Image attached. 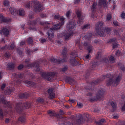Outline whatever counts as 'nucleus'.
<instances>
[{
  "mask_svg": "<svg viewBox=\"0 0 125 125\" xmlns=\"http://www.w3.org/2000/svg\"><path fill=\"white\" fill-rule=\"evenodd\" d=\"M88 28H89V24H86L84 25L83 27H82V29L84 30V29H88Z\"/></svg>",
  "mask_w": 125,
  "mask_h": 125,
  "instance_id": "nucleus-37",
  "label": "nucleus"
},
{
  "mask_svg": "<svg viewBox=\"0 0 125 125\" xmlns=\"http://www.w3.org/2000/svg\"><path fill=\"white\" fill-rule=\"evenodd\" d=\"M117 46H118V44H117V43L113 44V48H116Z\"/></svg>",
  "mask_w": 125,
  "mask_h": 125,
  "instance_id": "nucleus-56",
  "label": "nucleus"
},
{
  "mask_svg": "<svg viewBox=\"0 0 125 125\" xmlns=\"http://www.w3.org/2000/svg\"><path fill=\"white\" fill-rule=\"evenodd\" d=\"M48 114H49V115H51V116H55V114H54V111H52V110H49L48 111Z\"/></svg>",
  "mask_w": 125,
  "mask_h": 125,
  "instance_id": "nucleus-31",
  "label": "nucleus"
},
{
  "mask_svg": "<svg viewBox=\"0 0 125 125\" xmlns=\"http://www.w3.org/2000/svg\"><path fill=\"white\" fill-rule=\"evenodd\" d=\"M23 77H24V75L23 74H19L18 76V78L19 79H20V80L23 79Z\"/></svg>",
  "mask_w": 125,
  "mask_h": 125,
  "instance_id": "nucleus-38",
  "label": "nucleus"
},
{
  "mask_svg": "<svg viewBox=\"0 0 125 125\" xmlns=\"http://www.w3.org/2000/svg\"><path fill=\"white\" fill-rule=\"evenodd\" d=\"M103 123H105V119H102L99 122H97L98 125H101Z\"/></svg>",
  "mask_w": 125,
  "mask_h": 125,
  "instance_id": "nucleus-32",
  "label": "nucleus"
},
{
  "mask_svg": "<svg viewBox=\"0 0 125 125\" xmlns=\"http://www.w3.org/2000/svg\"><path fill=\"white\" fill-rule=\"evenodd\" d=\"M113 24L115 25V26H118V21H114Z\"/></svg>",
  "mask_w": 125,
  "mask_h": 125,
  "instance_id": "nucleus-55",
  "label": "nucleus"
},
{
  "mask_svg": "<svg viewBox=\"0 0 125 125\" xmlns=\"http://www.w3.org/2000/svg\"><path fill=\"white\" fill-rule=\"evenodd\" d=\"M14 48V43H12L10 47H8L7 46H5V47H3L2 48V50H5L6 49H13Z\"/></svg>",
  "mask_w": 125,
  "mask_h": 125,
  "instance_id": "nucleus-20",
  "label": "nucleus"
},
{
  "mask_svg": "<svg viewBox=\"0 0 125 125\" xmlns=\"http://www.w3.org/2000/svg\"><path fill=\"white\" fill-rule=\"evenodd\" d=\"M5 87V84H3L2 85H1V89H2V90H3V89Z\"/></svg>",
  "mask_w": 125,
  "mask_h": 125,
  "instance_id": "nucleus-53",
  "label": "nucleus"
},
{
  "mask_svg": "<svg viewBox=\"0 0 125 125\" xmlns=\"http://www.w3.org/2000/svg\"><path fill=\"white\" fill-rule=\"evenodd\" d=\"M3 3L5 6H7L9 4V1L7 0H4Z\"/></svg>",
  "mask_w": 125,
  "mask_h": 125,
  "instance_id": "nucleus-35",
  "label": "nucleus"
},
{
  "mask_svg": "<svg viewBox=\"0 0 125 125\" xmlns=\"http://www.w3.org/2000/svg\"><path fill=\"white\" fill-rule=\"evenodd\" d=\"M76 14L78 19L77 24H83L84 17L82 16V12L80 10H78L76 12Z\"/></svg>",
  "mask_w": 125,
  "mask_h": 125,
  "instance_id": "nucleus-9",
  "label": "nucleus"
},
{
  "mask_svg": "<svg viewBox=\"0 0 125 125\" xmlns=\"http://www.w3.org/2000/svg\"><path fill=\"white\" fill-rule=\"evenodd\" d=\"M97 83H98V82H93L92 84V85H93V84H97Z\"/></svg>",
  "mask_w": 125,
  "mask_h": 125,
  "instance_id": "nucleus-63",
  "label": "nucleus"
},
{
  "mask_svg": "<svg viewBox=\"0 0 125 125\" xmlns=\"http://www.w3.org/2000/svg\"><path fill=\"white\" fill-rule=\"evenodd\" d=\"M24 67V66L22 64H20L19 66H18V69L19 70H21V69H22V68Z\"/></svg>",
  "mask_w": 125,
  "mask_h": 125,
  "instance_id": "nucleus-49",
  "label": "nucleus"
},
{
  "mask_svg": "<svg viewBox=\"0 0 125 125\" xmlns=\"http://www.w3.org/2000/svg\"><path fill=\"white\" fill-rule=\"evenodd\" d=\"M26 8H30L31 7H33L35 11L39 12L41 10L43 9V6L40 4V2L37 0H33L30 2L28 4L25 5Z\"/></svg>",
  "mask_w": 125,
  "mask_h": 125,
  "instance_id": "nucleus-5",
  "label": "nucleus"
},
{
  "mask_svg": "<svg viewBox=\"0 0 125 125\" xmlns=\"http://www.w3.org/2000/svg\"><path fill=\"white\" fill-rule=\"evenodd\" d=\"M117 40V39H110L108 42H115L116 40Z\"/></svg>",
  "mask_w": 125,
  "mask_h": 125,
  "instance_id": "nucleus-52",
  "label": "nucleus"
},
{
  "mask_svg": "<svg viewBox=\"0 0 125 125\" xmlns=\"http://www.w3.org/2000/svg\"><path fill=\"white\" fill-rule=\"evenodd\" d=\"M102 27H103V22H98L96 25L97 33L101 37H105L106 34H109L111 32V29L107 27L103 28Z\"/></svg>",
  "mask_w": 125,
  "mask_h": 125,
  "instance_id": "nucleus-4",
  "label": "nucleus"
},
{
  "mask_svg": "<svg viewBox=\"0 0 125 125\" xmlns=\"http://www.w3.org/2000/svg\"><path fill=\"white\" fill-rule=\"evenodd\" d=\"M62 55L63 56V59L62 60H57L54 58L52 59V62L54 63H58V64L61 63L62 62H66V59L67 58V48H64L62 50Z\"/></svg>",
  "mask_w": 125,
  "mask_h": 125,
  "instance_id": "nucleus-7",
  "label": "nucleus"
},
{
  "mask_svg": "<svg viewBox=\"0 0 125 125\" xmlns=\"http://www.w3.org/2000/svg\"><path fill=\"white\" fill-rule=\"evenodd\" d=\"M40 42H41L42 43L45 42H46V40L43 38H41L40 39Z\"/></svg>",
  "mask_w": 125,
  "mask_h": 125,
  "instance_id": "nucleus-41",
  "label": "nucleus"
},
{
  "mask_svg": "<svg viewBox=\"0 0 125 125\" xmlns=\"http://www.w3.org/2000/svg\"><path fill=\"white\" fill-rule=\"evenodd\" d=\"M27 66L28 67H29V68H32V67L35 68V70L36 71H40V66H39V64H37L36 63H35L34 64H28L27 65Z\"/></svg>",
  "mask_w": 125,
  "mask_h": 125,
  "instance_id": "nucleus-19",
  "label": "nucleus"
},
{
  "mask_svg": "<svg viewBox=\"0 0 125 125\" xmlns=\"http://www.w3.org/2000/svg\"><path fill=\"white\" fill-rule=\"evenodd\" d=\"M48 93L49 94V97L51 99H53L55 97V94L53 92V89H49L48 90Z\"/></svg>",
  "mask_w": 125,
  "mask_h": 125,
  "instance_id": "nucleus-17",
  "label": "nucleus"
},
{
  "mask_svg": "<svg viewBox=\"0 0 125 125\" xmlns=\"http://www.w3.org/2000/svg\"><path fill=\"white\" fill-rule=\"evenodd\" d=\"M80 117V119L78 120V122H79V121H80V123H82V122H83V116L82 115H79Z\"/></svg>",
  "mask_w": 125,
  "mask_h": 125,
  "instance_id": "nucleus-40",
  "label": "nucleus"
},
{
  "mask_svg": "<svg viewBox=\"0 0 125 125\" xmlns=\"http://www.w3.org/2000/svg\"><path fill=\"white\" fill-rule=\"evenodd\" d=\"M99 64H100V62H94L92 64V68H94V67H96V66L99 65Z\"/></svg>",
  "mask_w": 125,
  "mask_h": 125,
  "instance_id": "nucleus-24",
  "label": "nucleus"
},
{
  "mask_svg": "<svg viewBox=\"0 0 125 125\" xmlns=\"http://www.w3.org/2000/svg\"><path fill=\"white\" fill-rule=\"evenodd\" d=\"M105 91L103 89H101L99 91L98 95H97V99H95V100H101V98L103 97V94Z\"/></svg>",
  "mask_w": 125,
  "mask_h": 125,
  "instance_id": "nucleus-14",
  "label": "nucleus"
},
{
  "mask_svg": "<svg viewBox=\"0 0 125 125\" xmlns=\"http://www.w3.org/2000/svg\"><path fill=\"white\" fill-rule=\"evenodd\" d=\"M71 55H72V56H74V57H77V56H78L77 52L72 53Z\"/></svg>",
  "mask_w": 125,
  "mask_h": 125,
  "instance_id": "nucleus-42",
  "label": "nucleus"
},
{
  "mask_svg": "<svg viewBox=\"0 0 125 125\" xmlns=\"http://www.w3.org/2000/svg\"><path fill=\"white\" fill-rule=\"evenodd\" d=\"M70 62L72 65H76V63L77 62V61H76V59H72L70 61Z\"/></svg>",
  "mask_w": 125,
  "mask_h": 125,
  "instance_id": "nucleus-27",
  "label": "nucleus"
},
{
  "mask_svg": "<svg viewBox=\"0 0 125 125\" xmlns=\"http://www.w3.org/2000/svg\"><path fill=\"white\" fill-rule=\"evenodd\" d=\"M111 106L113 109V111H115V110H116V103L112 102L111 103Z\"/></svg>",
  "mask_w": 125,
  "mask_h": 125,
  "instance_id": "nucleus-30",
  "label": "nucleus"
},
{
  "mask_svg": "<svg viewBox=\"0 0 125 125\" xmlns=\"http://www.w3.org/2000/svg\"><path fill=\"white\" fill-rule=\"evenodd\" d=\"M120 70H121L122 71H125V66H123L121 67H120Z\"/></svg>",
  "mask_w": 125,
  "mask_h": 125,
  "instance_id": "nucleus-54",
  "label": "nucleus"
},
{
  "mask_svg": "<svg viewBox=\"0 0 125 125\" xmlns=\"http://www.w3.org/2000/svg\"><path fill=\"white\" fill-rule=\"evenodd\" d=\"M0 34L1 35H4V36H8V35H9V28L3 27V29L0 31Z\"/></svg>",
  "mask_w": 125,
  "mask_h": 125,
  "instance_id": "nucleus-15",
  "label": "nucleus"
},
{
  "mask_svg": "<svg viewBox=\"0 0 125 125\" xmlns=\"http://www.w3.org/2000/svg\"><path fill=\"white\" fill-rule=\"evenodd\" d=\"M71 11H68L66 12V17H67V18H69V16H70V14H71Z\"/></svg>",
  "mask_w": 125,
  "mask_h": 125,
  "instance_id": "nucleus-43",
  "label": "nucleus"
},
{
  "mask_svg": "<svg viewBox=\"0 0 125 125\" xmlns=\"http://www.w3.org/2000/svg\"><path fill=\"white\" fill-rule=\"evenodd\" d=\"M25 83L28 84L29 86H34V83L31 81L25 82Z\"/></svg>",
  "mask_w": 125,
  "mask_h": 125,
  "instance_id": "nucleus-25",
  "label": "nucleus"
},
{
  "mask_svg": "<svg viewBox=\"0 0 125 125\" xmlns=\"http://www.w3.org/2000/svg\"><path fill=\"white\" fill-rule=\"evenodd\" d=\"M123 111H125V104H124V106L122 108Z\"/></svg>",
  "mask_w": 125,
  "mask_h": 125,
  "instance_id": "nucleus-58",
  "label": "nucleus"
},
{
  "mask_svg": "<svg viewBox=\"0 0 125 125\" xmlns=\"http://www.w3.org/2000/svg\"><path fill=\"white\" fill-rule=\"evenodd\" d=\"M30 104L28 103H25L24 104L20 103L19 104H17V108L18 109H22L23 108H25L26 109H28V108H30Z\"/></svg>",
  "mask_w": 125,
  "mask_h": 125,
  "instance_id": "nucleus-11",
  "label": "nucleus"
},
{
  "mask_svg": "<svg viewBox=\"0 0 125 125\" xmlns=\"http://www.w3.org/2000/svg\"><path fill=\"white\" fill-rule=\"evenodd\" d=\"M27 54H28V55H31V54H32V53H33V51H31V50H30V49H28L27 50Z\"/></svg>",
  "mask_w": 125,
  "mask_h": 125,
  "instance_id": "nucleus-39",
  "label": "nucleus"
},
{
  "mask_svg": "<svg viewBox=\"0 0 125 125\" xmlns=\"http://www.w3.org/2000/svg\"><path fill=\"white\" fill-rule=\"evenodd\" d=\"M60 114H61V115H63V114H64V112H63L62 110H60Z\"/></svg>",
  "mask_w": 125,
  "mask_h": 125,
  "instance_id": "nucleus-61",
  "label": "nucleus"
},
{
  "mask_svg": "<svg viewBox=\"0 0 125 125\" xmlns=\"http://www.w3.org/2000/svg\"><path fill=\"white\" fill-rule=\"evenodd\" d=\"M115 34H116V35H120V32L118 31H115Z\"/></svg>",
  "mask_w": 125,
  "mask_h": 125,
  "instance_id": "nucleus-62",
  "label": "nucleus"
},
{
  "mask_svg": "<svg viewBox=\"0 0 125 125\" xmlns=\"http://www.w3.org/2000/svg\"><path fill=\"white\" fill-rule=\"evenodd\" d=\"M11 90L10 89H8L7 90L5 91V94H6L7 95H9L10 93H11Z\"/></svg>",
  "mask_w": 125,
  "mask_h": 125,
  "instance_id": "nucleus-28",
  "label": "nucleus"
},
{
  "mask_svg": "<svg viewBox=\"0 0 125 125\" xmlns=\"http://www.w3.org/2000/svg\"><path fill=\"white\" fill-rule=\"evenodd\" d=\"M9 12H10L12 15H16L19 14L20 16H24L25 15V11L23 9H20L16 10L14 8H10L9 9Z\"/></svg>",
  "mask_w": 125,
  "mask_h": 125,
  "instance_id": "nucleus-6",
  "label": "nucleus"
},
{
  "mask_svg": "<svg viewBox=\"0 0 125 125\" xmlns=\"http://www.w3.org/2000/svg\"><path fill=\"white\" fill-rule=\"evenodd\" d=\"M0 117L2 118L3 117V112H2V109H0Z\"/></svg>",
  "mask_w": 125,
  "mask_h": 125,
  "instance_id": "nucleus-45",
  "label": "nucleus"
},
{
  "mask_svg": "<svg viewBox=\"0 0 125 125\" xmlns=\"http://www.w3.org/2000/svg\"><path fill=\"white\" fill-rule=\"evenodd\" d=\"M111 18H112V15L110 14H107L106 17V20H107V21H109Z\"/></svg>",
  "mask_w": 125,
  "mask_h": 125,
  "instance_id": "nucleus-33",
  "label": "nucleus"
},
{
  "mask_svg": "<svg viewBox=\"0 0 125 125\" xmlns=\"http://www.w3.org/2000/svg\"><path fill=\"white\" fill-rule=\"evenodd\" d=\"M4 104V105H6L7 107H9L10 105V103L8 102H6L5 101V98L3 97V96H0V104Z\"/></svg>",
  "mask_w": 125,
  "mask_h": 125,
  "instance_id": "nucleus-13",
  "label": "nucleus"
},
{
  "mask_svg": "<svg viewBox=\"0 0 125 125\" xmlns=\"http://www.w3.org/2000/svg\"><path fill=\"white\" fill-rule=\"evenodd\" d=\"M90 57V55L88 54L85 57V58L83 59L84 61H88L89 60V58Z\"/></svg>",
  "mask_w": 125,
  "mask_h": 125,
  "instance_id": "nucleus-29",
  "label": "nucleus"
},
{
  "mask_svg": "<svg viewBox=\"0 0 125 125\" xmlns=\"http://www.w3.org/2000/svg\"><path fill=\"white\" fill-rule=\"evenodd\" d=\"M5 57H6L7 58L9 57L10 56V54L8 52H6L4 55Z\"/></svg>",
  "mask_w": 125,
  "mask_h": 125,
  "instance_id": "nucleus-46",
  "label": "nucleus"
},
{
  "mask_svg": "<svg viewBox=\"0 0 125 125\" xmlns=\"http://www.w3.org/2000/svg\"><path fill=\"white\" fill-rule=\"evenodd\" d=\"M84 47L86 49H87V50H88L89 53H90V52H91V50H92V47H91V45H90L87 43H84Z\"/></svg>",
  "mask_w": 125,
  "mask_h": 125,
  "instance_id": "nucleus-18",
  "label": "nucleus"
},
{
  "mask_svg": "<svg viewBox=\"0 0 125 125\" xmlns=\"http://www.w3.org/2000/svg\"><path fill=\"white\" fill-rule=\"evenodd\" d=\"M104 79L107 78V81L106 82L107 85H111L113 84L114 86L118 85V83H120V81L122 79V76L121 75L118 76H113L111 74L105 76H104Z\"/></svg>",
  "mask_w": 125,
  "mask_h": 125,
  "instance_id": "nucleus-3",
  "label": "nucleus"
},
{
  "mask_svg": "<svg viewBox=\"0 0 125 125\" xmlns=\"http://www.w3.org/2000/svg\"><path fill=\"white\" fill-rule=\"evenodd\" d=\"M121 17L123 19H125V13L124 12H123L121 14Z\"/></svg>",
  "mask_w": 125,
  "mask_h": 125,
  "instance_id": "nucleus-47",
  "label": "nucleus"
},
{
  "mask_svg": "<svg viewBox=\"0 0 125 125\" xmlns=\"http://www.w3.org/2000/svg\"><path fill=\"white\" fill-rule=\"evenodd\" d=\"M66 70H67V67H65L62 69V72H65V71H66Z\"/></svg>",
  "mask_w": 125,
  "mask_h": 125,
  "instance_id": "nucleus-60",
  "label": "nucleus"
},
{
  "mask_svg": "<svg viewBox=\"0 0 125 125\" xmlns=\"http://www.w3.org/2000/svg\"><path fill=\"white\" fill-rule=\"evenodd\" d=\"M38 22H39V21L36 22V21H32L29 24H30V25H31L32 26H34V25H36Z\"/></svg>",
  "mask_w": 125,
  "mask_h": 125,
  "instance_id": "nucleus-34",
  "label": "nucleus"
},
{
  "mask_svg": "<svg viewBox=\"0 0 125 125\" xmlns=\"http://www.w3.org/2000/svg\"><path fill=\"white\" fill-rule=\"evenodd\" d=\"M80 1H81V0H75V3H79V2H80Z\"/></svg>",
  "mask_w": 125,
  "mask_h": 125,
  "instance_id": "nucleus-57",
  "label": "nucleus"
},
{
  "mask_svg": "<svg viewBox=\"0 0 125 125\" xmlns=\"http://www.w3.org/2000/svg\"><path fill=\"white\" fill-rule=\"evenodd\" d=\"M76 27V23L74 22V21H69L67 24L66 30L64 33H62L58 35L59 38H62L63 37L65 41H68L70 39V37L74 35V29Z\"/></svg>",
  "mask_w": 125,
  "mask_h": 125,
  "instance_id": "nucleus-2",
  "label": "nucleus"
},
{
  "mask_svg": "<svg viewBox=\"0 0 125 125\" xmlns=\"http://www.w3.org/2000/svg\"><path fill=\"white\" fill-rule=\"evenodd\" d=\"M27 42L29 43H32L33 42V39L32 38H29L27 40Z\"/></svg>",
  "mask_w": 125,
  "mask_h": 125,
  "instance_id": "nucleus-36",
  "label": "nucleus"
},
{
  "mask_svg": "<svg viewBox=\"0 0 125 125\" xmlns=\"http://www.w3.org/2000/svg\"><path fill=\"white\" fill-rule=\"evenodd\" d=\"M19 121L21 123H25L26 122V119L24 117H21L19 118Z\"/></svg>",
  "mask_w": 125,
  "mask_h": 125,
  "instance_id": "nucleus-26",
  "label": "nucleus"
},
{
  "mask_svg": "<svg viewBox=\"0 0 125 125\" xmlns=\"http://www.w3.org/2000/svg\"><path fill=\"white\" fill-rule=\"evenodd\" d=\"M38 101L39 102H40L42 103L43 102V99H42V98L38 99Z\"/></svg>",
  "mask_w": 125,
  "mask_h": 125,
  "instance_id": "nucleus-51",
  "label": "nucleus"
},
{
  "mask_svg": "<svg viewBox=\"0 0 125 125\" xmlns=\"http://www.w3.org/2000/svg\"><path fill=\"white\" fill-rule=\"evenodd\" d=\"M23 44H25L24 42H21V45H23Z\"/></svg>",
  "mask_w": 125,
  "mask_h": 125,
  "instance_id": "nucleus-64",
  "label": "nucleus"
},
{
  "mask_svg": "<svg viewBox=\"0 0 125 125\" xmlns=\"http://www.w3.org/2000/svg\"><path fill=\"white\" fill-rule=\"evenodd\" d=\"M15 66V63H8V68L9 70H13V68Z\"/></svg>",
  "mask_w": 125,
  "mask_h": 125,
  "instance_id": "nucleus-22",
  "label": "nucleus"
},
{
  "mask_svg": "<svg viewBox=\"0 0 125 125\" xmlns=\"http://www.w3.org/2000/svg\"><path fill=\"white\" fill-rule=\"evenodd\" d=\"M54 18V19H57V20H60L61 22L51 24V23L48 22V21L40 22V24L44 27V31H48L47 32L48 39L52 42H54L53 38H54V31H56V30L60 29L61 26L64 25V20H65V19L63 17H60L58 15H55Z\"/></svg>",
  "mask_w": 125,
  "mask_h": 125,
  "instance_id": "nucleus-1",
  "label": "nucleus"
},
{
  "mask_svg": "<svg viewBox=\"0 0 125 125\" xmlns=\"http://www.w3.org/2000/svg\"><path fill=\"white\" fill-rule=\"evenodd\" d=\"M10 21H11V20H10V19L4 18L3 15L0 14V23H2V22H4L5 23H8V22H10Z\"/></svg>",
  "mask_w": 125,
  "mask_h": 125,
  "instance_id": "nucleus-16",
  "label": "nucleus"
},
{
  "mask_svg": "<svg viewBox=\"0 0 125 125\" xmlns=\"http://www.w3.org/2000/svg\"><path fill=\"white\" fill-rule=\"evenodd\" d=\"M97 4L96 3H93L91 11H92L93 13L94 11H96V9H97Z\"/></svg>",
  "mask_w": 125,
  "mask_h": 125,
  "instance_id": "nucleus-21",
  "label": "nucleus"
},
{
  "mask_svg": "<svg viewBox=\"0 0 125 125\" xmlns=\"http://www.w3.org/2000/svg\"><path fill=\"white\" fill-rule=\"evenodd\" d=\"M103 7L104 8L107 7L106 0H99V1L98 8H102Z\"/></svg>",
  "mask_w": 125,
  "mask_h": 125,
  "instance_id": "nucleus-10",
  "label": "nucleus"
},
{
  "mask_svg": "<svg viewBox=\"0 0 125 125\" xmlns=\"http://www.w3.org/2000/svg\"><path fill=\"white\" fill-rule=\"evenodd\" d=\"M77 106L79 108H81L82 107H83V104L82 103H77Z\"/></svg>",
  "mask_w": 125,
  "mask_h": 125,
  "instance_id": "nucleus-44",
  "label": "nucleus"
},
{
  "mask_svg": "<svg viewBox=\"0 0 125 125\" xmlns=\"http://www.w3.org/2000/svg\"><path fill=\"white\" fill-rule=\"evenodd\" d=\"M5 123H6V124L8 123L9 122V119H5Z\"/></svg>",
  "mask_w": 125,
  "mask_h": 125,
  "instance_id": "nucleus-59",
  "label": "nucleus"
},
{
  "mask_svg": "<svg viewBox=\"0 0 125 125\" xmlns=\"http://www.w3.org/2000/svg\"><path fill=\"white\" fill-rule=\"evenodd\" d=\"M115 60V58H114V56H110L108 57V60L107 59H103L102 62L103 63H114V61Z\"/></svg>",
  "mask_w": 125,
  "mask_h": 125,
  "instance_id": "nucleus-12",
  "label": "nucleus"
},
{
  "mask_svg": "<svg viewBox=\"0 0 125 125\" xmlns=\"http://www.w3.org/2000/svg\"><path fill=\"white\" fill-rule=\"evenodd\" d=\"M116 55H117V56L121 55V52L120 51V50L117 51L116 53Z\"/></svg>",
  "mask_w": 125,
  "mask_h": 125,
  "instance_id": "nucleus-50",
  "label": "nucleus"
},
{
  "mask_svg": "<svg viewBox=\"0 0 125 125\" xmlns=\"http://www.w3.org/2000/svg\"><path fill=\"white\" fill-rule=\"evenodd\" d=\"M42 78L47 80V81H49L50 82L52 81V78H53V76H55V72H47V73H42Z\"/></svg>",
  "mask_w": 125,
  "mask_h": 125,
  "instance_id": "nucleus-8",
  "label": "nucleus"
},
{
  "mask_svg": "<svg viewBox=\"0 0 125 125\" xmlns=\"http://www.w3.org/2000/svg\"><path fill=\"white\" fill-rule=\"evenodd\" d=\"M76 45L80 46L81 45V41H78L76 43Z\"/></svg>",
  "mask_w": 125,
  "mask_h": 125,
  "instance_id": "nucleus-48",
  "label": "nucleus"
},
{
  "mask_svg": "<svg viewBox=\"0 0 125 125\" xmlns=\"http://www.w3.org/2000/svg\"><path fill=\"white\" fill-rule=\"evenodd\" d=\"M92 36V33H89L86 36H84V38L87 40H89Z\"/></svg>",
  "mask_w": 125,
  "mask_h": 125,
  "instance_id": "nucleus-23",
  "label": "nucleus"
}]
</instances>
